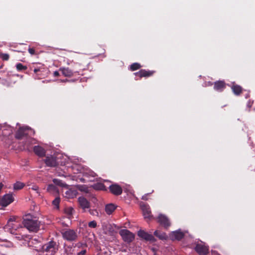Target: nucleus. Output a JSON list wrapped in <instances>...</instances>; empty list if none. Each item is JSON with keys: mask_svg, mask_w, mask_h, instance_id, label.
<instances>
[{"mask_svg": "<svg viewBox=\"0 0 255 255\" xmlns=\"http://www.w3.org/2000/svg\"><path fill=\"white\" fill-rule=\"evenodd\" d=\"M34 131L30 128L20 127L15 132V137L18 140L25 138L26 141L24 144L28 146L30 144L31 140V138H30L29 135H34Z\"/></svg>", "mask_w": 255, "mask_h": 255, "instance_id": "f257e3e1", "label": "nucleus"}, {"mask_svg": "<svg viewBox=\"0 0 255 255\" xmlns=\"http://www.w3.org/2000/svg\"><path fill=\"white\" fill-rule=\"evenodd\" d=\"M58 250V245L51 241L44 244L41 248V255H54Z\"/></svg>", "mask_w": 255, "mask_h": 255, "instance_id": "f03ea898", "label": "nucleus"}, {"mask_svg": "<svg viewBox=\"0 0 255 255\" xmlns=\"http://www.w3.org/2000/svg\"><path fill=\"white\" fill-rule=\"evenodd\" d=\"M63 239L68 242H75L77 240L78 235L77 230L70 229H64L61 231Z\"/></svg>", "mask_w": 255, "mask_h": 255, "instance_id": "7ed1b4c3", "label": "nucleus"}, {"mask_svg": "<svg viewBox=\"0 0 255 255\" xmlns=\"http://www.w3.org/2000/svg\"><path fill=\"white\" fill-rule=\"evenodd\" d=\"M22 224L24 227L30 232H36L39 230L40 225L39 222L36 220L24 218Z\"/></svg>", "mask_w": 255, "mask_h": 255, "instance_id": "20e7f679", "label": "nucleus"}, {"mask_svg": "<svg viewBox=\"0 0 255 255\" xmlns=\"http://www.w3.org/2000/svg\"><path fill=\"white\" fill-rule=\"evenodd\" d=\"M119 234L122 236L123 240L128 243L131 242L135 238L134 235L127 229L120 230Z\"/></svg>", "mask_w": 255, "mask_h": 255, "instance_id": "39448f33", "label": "nucleus"}, {"mask_svg": "<svg viewBox=\"0 0 255 255\" xmlns=\"http://www.w3.org/2000/svg\"><path fill=\"white\" fill-rule=\"evenodd\" d=\"M158 222L164 229H167L170 226V223L168 218L164 215L160 214L158 217Z\"/></svg>", "mask_w": 255, "mask_h": 255, "instance_id": "423d86ee", "label": "nucleus"}, {"mask_svg": "<svg viewBox=\"0 0 255 255\" xmlns=\"http://www.w3.org/2000/svg\"><path fill=\"white\" fill-rule=\"evenodd\" d=\"M137 235L142 239L145 240L147 241H150V242H155V239L153 236H152L151 234H149L148 233L145 232L143 230H139L138 232Z\"/></svg>", "mask_w": 255, "mask_h": 255, "instance_id": "0eeeda50", "label": "nucleus"}, {"mask_svg": "<svg viewBox=\"0 0 255 255\" xmlns=\"http://www.w3.org/2000/svg\"><path fill=\"white\" fill-rule=\"evenodd\" d=\"M195 250L199 255H206L209 253V248L201 244L196 245Z\"/></svg>", "mask_w": 255, "mask_h": 255, "instance_id": "6e6552de", "label": "nucleus"}, {"mask_svg": "<svg viewBox=\"0 0 255 255\" xmlns=\"http://www.w3.org/2000/svg\"><path fill=\"white\" fill-rule=\"evenodd\" d=\"M0 200L2 207H5L12 203L14 200V198L12 194H8L4 195L2 198L0 199Z\"/></svg>", "mask_w": 255, "mask_h": 255, "instance_id": "1a4fd4ad", "label": "nucleus"}, {"mask_svg": "<svg viewBox=\"0 0 255 255\" xmlns=\"http://www.w3.org/2000/svg\"><path fill=\"white\" fill-rule=\"evenodd\" d=\"M154 73V71H147L145 69H141L138 72L134 73V74L136 76H138L140 78H141L142 77H148L151 76Z\"/></svg>", "mask_w": 255, "mask_h": 255, "instance_id": "9d476101", "label": "nucleus"}, {"mask_svg": "<svg viewBox=\"0 0 255 255\" xmlns=\"http://www.w3.org/2000/svg\"><path fill=\"white\" fill-rule=\"evenodd\" d=\"M110 192L115 195H120L122 194L123 190L122 187L118 184H112L110 187Z\"/></svg>", "mask_w": 255, "mask_h": 255, "instance_id": "9b49d317", "label": "nucleus"}, {"mask_svg": "<svg viewBox=\"0 0 255 255\" xmlns=\"http://www.w3.org/2000/svg\"><path fill=\"white\" fill-rule=\"evenodd\" d=\"M104 233L110 236H112L114 233V229L111 224L104 223L102 225Z\"/></svg>", "mask_w": 255, "mask_h": 255, "instance_id": "f8f14e48", "label": "nucleus"}, {"mask_svg": "<svg viewBox=\"0 0 255 255\" xmlns=\"http://www.w3.org/2000/svg\"><path fill=\"white\" fill-rule=\"evenodd\" d=\"M45 163L47 166L50 167H55L58 164L56 158L53 156H47L45 159Z\"/></svg>", "mask_w": 255, "mask_h": 255, "instance_id": "ddd939ff", "label": "nucleus"}, {"mask_svg": "<svg viewBox=\"0 0 255 255\" xmlns=\"http://www.w3.org/2000/svg\"><path fill=\"white\" fill-rule=\"evenodd\" d=\"M226 88V83L224 81H218L214 83V89L215 90L221 92Z\"/></svg>", "mask_w": 255, "mask_h": 255, "instance_id": "4468645a", "label": "nucleus"}, {"mask_svg": "<svg viewBox=\"0 0 255 255\" xmlns=\"http://www.w3.org/2000/svg\"><path fill=\"white\" fill-rule=\"evenodd\" d=\"M78 202L80 207L84 211H85L86 209L89 208L90 203L85 198L83 197H80L78 198Z\"/></svg>", "mask_w": 255, "mask_h": 255, "instance_id": "2eb2a0df", "label": "nucleus"}, {"mask_svg": "<svg viewBox=\"0 0 255 255\" xmlns=\"http://www.w3.org/2000/svg\"><path fill=\"white\" fill-rule=\"evenodd\" d=\"M83 175L84 177L89 178L90 181H94L95 178L97 176V174L91 169H86L83 172Z\"/></svg>", "mask_w": 255, "mask_h": 255, "instance_id": "dca6fc26", "label": "nucleus"}, {"mask_svg": "<svg viewBox=\"0 0 255 255\" xmlns=\"http://www.w3.org/2000/svg\"><path fill=\"white\" fill-rule=\"evenodd\" d=\"M141 208L144 218L150 219L151 217V211L149 206L146 204H143L141 205Z\"/></svg>", "mask_w": 255, "mask_h": 255, "instance_id": "f3484780", "label": "nucleus"}, {"mask_svg": "<svg viewBox=\"0 0 255 255\" xmlns=\"http://www.w3.org/2000/svg\"><path fill=\"white\" fill-rule=\"evenodd\" d=\"M59 71H61L64 76L68 77L72 76L75 73L73 68L70 69L69 68L61 67L59 69Z\"/></svg>", "mask_w": 255, "mask_h": 255, "instance_id": "a211bd4d", "label": "nucleus"}, {"mask_svg": "<svg viewBox=\"0 0 255 255\" xmlns=\"http://www.w3.org/2000/svg\"><path fill=\"white\" fill-rule=\"evenodd\" d=\"M86 66L84 65L82 63L79 62H76L74 63L73 68L75 73H79L86 69Z\"/></svg>", "mask_w": 255, "mask_h": 255, "instance_id": "6ab92c4d", "label": "nucleus"}, {"mask_svg": "<svg viewBox=\"0 0 255 255\" xmlns=\"http://www.w3.org/2000/svg\"><path fill=\"white\" fill-rule=\"evenodd\" d=\"M231 89L233 92V93L236 96H239L242 93L243 88L241 86L233 83V85L231 87Z\"/></svg>", "mask_w": 255, "mask_h": 255, "instance_id": "aec40b11", "label": "nucleus"}, {"mask_svg": "<svg viewBox=\"0 0 255 255\" xmlns=\"http://www.w3.org/2000/svg\"><path fill=\"white\" fill-rule=\"evenodd\" d=\"M34 152L39 156L42 157L45 154V150L44 149L40 146H34L33 147Z\"/></svg>", "mask_w": 255, "mask_h": 255, "instance_id": "412c9836", "label": "nucleus"}, {"mask_svg": "<svg viewBox=\"0 0 255 255\" xmlns=\"http://www.w3.org/2000/svg\"><path fill=\"white\" fill-rule=\"evenodd\" d=\"M16 219V217H12L8 219L7 222V226L10 227L12 230H16V228L17 227V226L15 225V223H13L15 222Z\"/></svg>", "mask_w": 255, "mask_h": 255, "instance_id": "4be33fe9", "label": "nucleus"}, {"mask_svg": "<svg viewBox=\"0 0 255 255\" xmlns=\"http://www.w3.org/2000/svg\"><path fill=\"white\" fill-rule=\"evenodd\" d=\"M154 235L161 240H166L168 238L166 233L157 230L154 232Z\"/></svg>", "mask_w": 255, "mask_h": 255, "instance_id": "5701e85b", "label": "nucleus"}, {"mask_svg": "<svg viewBox=\"0 0 255 255\" xmlns=\"http://www.w3.org/2000/svg\"><path fill=\"white\" fill-rule=\"evenodd\" d=\"M116 209V207L113 204H109L106 206L105 211L107 214H111Z\"/></svg>", "mask_w": 255, "mask_h": 255, "instance_id": "b1692460", "label": "nucleus"}, {"mask_svg": "<svg viewBox=\"0 0 255 255\" xmlns=\"http://www.w3.org/2000/svg\"><path fill=\"white\" fill-rule=\"evenodd\" d=\"M47 190L49 192L52 193L58 192L57 187L53 184H49L47 187Z\"/></svg>", "mask_w": 255, "mask_h": 255, "instance_id": "393cba45", "label": "nucleus"}, {"mask_svg": "<svg viewBox=\"0 0 255 255\" xmlns=\"http://www.w3.org/2000/svg\"><path fill=\"white\" fill-rule=\"evenodd\" d=\"M174 238L178 241L181 240L184 237V234L179 231H175L173 232Z\"/></svg>", "mask_w": 255, "mask_h": 255, "instance_id": "a878e982", "label": "nucleus"}, {"mask_svg": "<svg viewBox=\"0 0 255 255\" xmlns=\"http://www.w3.org/2000/svg\"><path fill=\"white\" fill-rule=\"evenodd\" d=\"M141 67V65L138 63H133L130 65L129 70L131 71L139 69Z\"/></svg>", "mask_w": 255, "mask_h": 255, "instance_id": "bb28decb", "label": "nucleus"}, {"mask_svg": "<svg viewBox=\"0 0 255 255\" xmlns=\"http://www.w3.org/2000/svg\"><path fill=\"white\" fill-rule=\"evenodd\" d=\"M24 186V184L21 182L17 181L13 185V188L15 190H18L22 189Z\"/></svg>", "mask_w": 255, "mask_h": 255, "instance_id": "cd10ccee", "label": "nucleus"}, {"mask_svg": "<svg viewBox=\"0 0 255 255\" xmlns=\"http://www.w3.org/2000/svg\"><path fill=\"white\" fill-rule=\"evenodd\" d=\"M94 187L95 189L98 190H105V186L103 183H98L97 184H95L94 185Z\"/></svg>", "mask_w": 255, "mask_h": 255, "instance_id": "c85d7f7f", "label": "nucleus"}, {"mask_svg": "<svg viewBox=\"0 0 255 255\" xmlns=\"http://www.w3.org/2000/svg\"><path fill=\"white\" fill-rule=\"evenodd\" d=\"M16 68L18 71H25L27 69V67L26 66H24L20 63L16 64Z\"/></svg>", "mask_w": 255, "mask_h": 255, "instance_id": "c756f323", "label": "nucleus"}, {"mask_svg": "<svg viewBox=\"0 0 255 255\" xmlns=\"http://www.w3.org/2000/svg\"><path fill=\"white\" fill-rule=\"evenodd\" d=\"M16 230H11V233L15 235V238L17 239V240L20 241L24 239V238L26 237L24 235H18L16 233H15Z\"/></svg>", "mask_w": 255, "mask_h": 255, "instance_id": "7c9ffc66", "label": "nucleus"}, {"mask_svg": "<svg viewBox=\"0 0 255 255\" xmlns=\"http://www.w3.org/2000/svg\"><path fill=\"white\" fill-rule=\"evenodd\" d=\"M53 182L55 185L61 187H64L65 185V184L63 183L61 180L58 179H54Z\"/></svg>", "mask_w": 255, "mask_h": 255, "instance_id": "2f4dec72", "label": "nucleus"}, {"mask_svg": "<svg viewBox=\"0 0 255 255\" xmlns=\"http://www.w3.org/2000/svg\"><path fill=\"white\" fill-rule=\"evenodd\" d=\"M60 201V198L58 197L55 198L52 201V204L56 207L57 209H59V205Z\"/></svg>", "mask_w": 255, "mask_h": 255, "instance_id": "473e14b6", "label": "nucleus"}, {"mask_svg": "<svg viewBox=\"0 0 255 255\" xmlns=\"http://www.w3.org/2000/svg\"><path fill=\"white\" fill-rule=\"evenodd\" d=\"M44 69V68H42V67L35 68L33 70V72H34V73L35 74H36L37 76L39 78V76H41V74H38V72H43Z\"/></svg>", "mask_w": 255, "mask_h": 255, "instance_id": "72a5a7b5", "label": "nucleus"}, {"mask_svg": "<svg viewBox=\"0 0 255 255\" xmlns=\"http://www.w3.org/2000/svg\"><path fill=\"white\" fill-rule=\"evenodd\" d=\"M0 57L4 61H7L9 58V56L8 54L6 53H1Z\"/></svg>", "mask_w": 255, "mask_h": 255, "instance_id": "f704fd0d", "label": "nucleus"}, {"mask_svg": "<svg viewBox=\"0 0 255 255\" xmlns=\"http://www.w3.org/2000/svg\"><path fill=\"white\" fill-rule=\"evenodd\" d=\"M88 226L92 228H95L97 226V222L95 221H92L88 223Z\"/></svg>", "mask_w": 255, "mask_h": 255, "instance_id": "c9c22d12", "label": "nucleus"}, {"mask_svg": "<svg viewBox=\"0 0 255 255\" xmlns=\"http://www.w3.org/2000/svg\"><path fill=\"white\" fill-rule=\"evenodd\" d=\"M29 189L35 191L37 193H39V187L36 185H32L31 187H29Z\"/></svg>", "mask_w": 255, "mask_h": 255, "instance_id": "e433bc0d", "label": "nucleus"}, {"mask_svg": "<svg viewBox=\"0 0 255 255\" xmlns=\"http://www.w3.org/2000/svg\"><path fill=\"white\" fill-rule=\"evenodd\" d=\"M79 189L80 191H84L85 192H88V187L85 185L80 186Z\"/></svg>", "mask_w": 255, "mask_h": 255, "instance_id": "4c0bfd02", "label": "nucleus"}, {"mask_svg": "<svg viewBox=\"0 0 255 255\" xmlns=\"http://www.w3.org/2000/svg\"><path fill=\"white\" fill-rule=\"evenodd\" d=\"M28 51L31 55H34L35 53V49L33 48H29Z\"/></svg>", "mask_w": 255, "mask_h": 255, "instance_id": "58836bf2", "label": "nucleus"}, {"mask_svg": "<svg viewBox=\"0 0 255 255\" xmlns=\"http://www.w3.org/2000/svg\"><path fill=\"white\" fill-rule=\"evenodd\" d=\"M86 253V250H83L78 253V255H85Z\"/></svg>", "mask_w": 255, "mask_h": 255, "instance_id": "ea45409f", "label": "nucleus"}, {"mask_svg": "<svg viewBox=\"0 0 255 255\" xmlns=\"http://www.w3.org/2000/svg\"><path fill=\"white\" fill-rule=\"evenodd\" d=\"M53 76L54 77H58L59 76V73L58 72V71H54V73H53Z\"/></svg>", "mask_w": 255, "mask_h": 255, "instance_id": "a19ab883", "label": "nucleus"}, {"mask_svg": "<svg viewBox=\"0 0 255 255\" xmlns=\"http://www.w3.org/2000/svg\"><path fill=\"white\" fill-rule=\"evenodd\" d=\"M73 209L72 208H69L68 209V214H72V212Z\"/></svg>", "mask_w": 255, "mask_h": 255, "instance_id": "79ce46f5", "label": "nucleus"}, {"mask_svg": "<svg viewBox=\"0 0 255 255\" xmlns=\"http://www.w3.org/2000/svg\"><path fill=\"white\" fill-rule=\"evenodd\" d=\"M90 212L91 214L94 215V211H90Z\"/></svg>", "mask_w": 255, "mask_h": 255, "instance_id": "37998d69", "label": "nucleus"}, {"mask_svg": "<svg viewBox=\"0 0 255 255\" xmlns=\"http://www.w3.org/2000/svg\"><path fill=\"white\" fill-rule=\"evenodd\" d=\"M217 254V255H220L219 254H218L217 252H212V254Z\"/></svg>", "mask_w": 255, "mask_h": 255, "instance_id": "c03bdc74", "label": "nucleus"}, {"mask_svg": "<svg viewBox=\"0 0 255 255\" xmlns=\"http://www.w3.org/2000/svg\"><path fill=\"white\" fill-rule=\"evenodd\" d=\"M142 200H146V197H145L144 196H143V197H142Z\"/></svg>", "mask_w": 255, "mask_h": 255, "instance_id": "a18cd8bd", "label": "nucleus"}, {"mask_svg": "<svg viewBox=\"0 0 255 255\" xmlns=\"http://www.w3.org/2000/svg\"><path fill=\"white\" fill-rule=\"evenodd\" d=\"M81 181H82L84 182L85 179H83V178H81Z\"/></svg>", "mask_w": 255, "mask_h": 255, "instance_id": "49530a36", "label": "nucleus"}, {"mask_svg": "<svg viewBox=\"0 0 255 255\" xmlns=\"http://www.w3.org/2000/svg\"><path fill=\"white\" fill-rule=\"evenodd\" d=\"M41 72H38V74H41Z\"/></svg>", "mask_w": 255, "mask_h": 255, "instance_id": "de8ad7c7", "label": "nucleus"}]
</instances>
